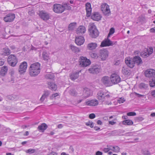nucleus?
<instances>
[{
	"label": "nucleus",
	"instance_id": "obj_1",
	"mask_svg": "<svg viewBox=\"0 0 155 155\" xmlns=\"http://www.w3.org/2000/svg\"><path fill=\"white\" fill-rule=\"evenodd\" d=\"M40 64L38 62H36L31 64L29 68V73L31 76L37 75L40 71Z\"/></svg>",
	"mask_w": 155,
	"mask_h": 155
},
{
	"label": "nucleus",
	"instance_id": "obj_2",
	"mask_svg": "<svg viewBox=\"0 0 155 155\" xmlns=\"http://www.w3.org/2000/svg\"><path fill=\"white\" fill-rule=\"evenodd\" d=\"M66 9L68 10H71V7L69 6L68 2L64 3L63 5L59 4H55L54 5L53 11L57 13H61Z\"/></svg>",
	"mask_w": 155,
	"mask_h": 155
},
{
	"label": "nucleus",
	"instance_id": "obj_3",
	"mask_svg": "<svg viewBox=\"0 0 155 155\" xmlns=\"http://www.w3.org/2000/svg\"><path fill=\"white\" fill-rule=\"evenodd\" d=\"M89 31L90 36L92 38H95L99 35V32L97 29L96 26L94 24L90 25Z\"/></svg>",
	"mask_w": 155,
	"mask_h": 155
},
{
	"label": "nucleus",
	"instance_id": "obj_4",
	"mask_svg": "<svg viewBox=\"0 0 155 155\" xmlns=\"http://www.w3.org/2000/svg\"><path fill=\"white\" fill-rule=\"evenodd\" d=\"M7 60L9 64L12 67L15 66L18 62V59L14 54L10 55Z\"/></svg>",
	"mask_w": 155,
	"mask_h": 155
},
{
	"label": "nucleus",
	"instance_id": "obj_5",
	"mask_svg": "<svg viewBox=\"0 0 155 155\" xmlns=\"http://www.w3.org/2000/svg\"><path fill=\"white\" fill-rule=\"evenodd\" d=\"M80 65L82 67H85L89 65L91 63V62L86 58L81 57L79 59Z\"/></svg>",
	"mask_w": 155,
	"mask_h": 155
},
{
	"label": "nucleus",
	"instance_id": "obj_6",
	"mask_svg": "<svg viewBox=\"0 0 155 155\" xmlns=\"http://www.w3.org/2000/svg\"><path fill=\"white\" fill-rule=\"evenodd\" d=\"M145 76L149 79L155 78V70L150 69L146 70L144 72Z\"/></svg>",
	"mask_w": 155,
	"mask_h": 155
},
{
	"label": "nucleus",
	"instance_id": "obj_7",
	"mask_svg": "<svg viewBox=\"0 0 155 155\" xmlns=\"http://www.w3.org/2000/svg\"><path fill=\"white\" fill-rule=\"evenodd\" d=\"M117 43V41L112 42L108 39V37L107 39H105L101 42L100 46L101 47H104L113 46Z\"/></svg>",
	"mask_w": 155,
	"mask_h": 155
},
{
	"label": "nucleus",
	"instance_id": "obj_8",
	"mask_svg": "<svg viewBox=\"0 0 155 155\" xmlns=\"http://www.w3.org/2000/svg\"><path fill=\"white\" fill-rule=\"evenodd\" d=\"M111 81L114 84H117L120 81V76L117 74L114 73L112 74L110 77Z\"/></svg>",
	"mask_w": 155,
	"mask_h": 155
},
{
	"label": "nucleus",
	"instance_id": "obj_9",
	"mask_svg": "<svg viewBox=\"0 0 155 155\" xmlns=\"http://www.w3.org/2000/svg\"><path fill=\"white\" fill-rule=\"evenodd\" d=\"M97 98L99 100L104 101V99H106L110 97V95L107 93H104L102 91H100L98 92Z\"/></svg>",
	"mask_w": 155,
	"mask_h": 155
},
{
	"label": "nucleus",
	"instance_id": "obj_10",
	"mask_svg": "<svg viewBox=\"0 0 155 155\" xmlns=\"http://www.w3.org/2000/svg\"><path fill=\"white\" fill-rule=\"evenodd\" d=\"M108 51L106 49H101L100 51L99 56L102 61L106 60L108 57Z\"/></svg>",
	"mask_w": 155,
	"mask_h": 155
},
{
	"label": "nucleus",
	"instance_id": "obj_11",
	"mask_svg": "<svg viewBox=\"0 0 155 155\" xmlns=\"http://www.w3.org/2000/svg\"><path fill=\"white\" fill-rule=\"evenodd\" d=\"M27 67V63L25 61H24L21 64L18 69L19 72L20 74H23L25 72Z\"/></svg>",
	"mask_w": 155,
	"mask_h": 155
},
{
	"label": "nucleus",
	"instance_id": "obj_12",
	"mask_svg": "<svg viewBox=\"0 0 155 155\" xmlns=\"http://www.w3.org/2000/svg\"><path fill=\"white\" fill-rule=\"evenodd\" d=\"M39 16L43 20L46 21L50 18L49 14L44 11H41L39 13Z\"/></svg>",
	"mask_w": 155,
	"mask_h": 155
},
{
	"label": "nucleus",
	"instance_id": "obj_13",
	"mask_svg": "<svg viewBox=\"0 0 155 155\" xmlns=\"http://www.w3.org/2000/svg\"><path fill=\"white\" fill-rule=\"evenodd\" d=\"M91 18L94 21H98L101 20L102 16L99 12H95L92 13Z\"/></svg>",
	"mask_w": 155,
	"mask_h": 155
},
{
	"label": "nucleus",
	"instance_id": "obj_14",
	"mask_svg": "<svg viewBox=\"0 0 155 155\" xmlns=\"http://www.w3.org/2000/svg\"><path fill=\"white\" fill-rule=\"evenodd\" d=\"M125 62L127 66L130 68H133L134 66L135 63L132 58H127L125 59Z\"/></svg>",
	"mask_w": 155,
	"mask_h": 155
},
{
	"label": "nucleus",
	"instance_id": "obj_15",
	"mask_svg": "<svg viewBox=\"0 0 155 155\" xmlns=\"http://www.w3.org/2000/svg\"><path fill=\"white\" fill-rule=\"evenodd\" d=\"M15 15L14 14L9 13L4 18V20L6 22H11L13 21L15 18Z\"/></svg>",
	"mask_w": 155,
	"mask_h": 155
},
{
	"label": "nucleus",
	"instance_id": "obj_16",
	"mask_svg": "<svg viewBox=\"0 0 155 155\" xmlns=\"http://www.w3.org/2000/svg\"><path fill=\"white\" fill-rule=\"evenodd\" d=\"M88 71L90 73L93 74H97L100 72V69L97 66L94 65L92 66L91 68H89Z\"/></svg>",
	"mask_w": 155,
	"mask_h": 155
},
{
	"label": "nucleus",
	"instance_id": "obj_17",
	"mask_svg": "<svg viewBox=\"0 0 155 155\" xmlns=\"http://www.w3.org/2000/svg\"><path fill=\"white\" fill-rule=\"evenodd\" d=\"M86 10V16L89 17L91 13L92 8L90 3L87 2L85 4Z\"/></svg>",
	"mask_w": 155,
	"mask_h": 155
},
{
	"label": "nucleus",
	"instance_id": "obj_18",
	"mask_svg": "<svg viewBox=\"0 0 155 155\" xmlns=\"http://www.w3.org/2000/svg\"><path fill=\"white\" fill-rule=\"evenodd\" d=\"M84 41V39L83 36H80L76 37L75 40L76 43L78 45H82Z\"/></svg>",
	"mask_w": 155,
	"mask_h": 155
},
{
	"label": "nucleus",
	"instance_id": "obj_19",
	"mask_svg": "<svg viewBox=\"0 0 155 155\" xmlns=\"http://www.w3.org/2000/svg\"><path fill=\"white\" fill-rule=\"evenodd\" d=\"M98 104V101L97 100H91L85 102L86 105L90 106H95Z\"/></svg>",
	"mask_w": 155,
	"mask_h": 155
},
{
	"label": "nucleus",
	"instance_id": "obj_20",
	"mask_svg": "<svg viewBox=\"0 0 155 155\" xmlns=\"http://www.w3.org/2000/svg\"><path fill=\"white\" fill-rule=\"evenodd\" d=\"M101 82L106 86H110V82L109 78L108 77L104 76L103 77L101 80Z\"/></svg>",
	"mask_w": 155,
	"mask_h": 155
},
{
	"label": "nucleus",
	"instance_id": "obj_21",
	"mask_svg": "<svg viewBox=\"0 0 155 155\" xmlns=\"http://www.w3.org/2000/svg\"><path fill=\"white\" fill-rule=\"evenodd\" d=\"M49 94L50 93L48 91H44V93L40 99V101L41 102H43L45 99L47 98Z\"/></svg>",
	"mask_w": 155,
	"mask_h": 155
},
{
	"label": "nucleus",
	"instance_id": "obj_22",
	"mask_svg": "<svg viewBox=\"0 0 155 155\" xmlns=\"http://www.w3.org/2000/svg\"><path fill=\"white\" fill-rule=\"evenodd\" d=\"M135 64H137V65H139L143 63L142 61L141 58L138 56H135L133 58Z\"/></svg>",
	"mask_w": 155,
	"mask_h": 155
},
{
	"label": "nucleus",
	"instance_id": "obj_23",
	"mask_svg": "<svg viewBox=\"0 0 155 155\" xmlns=\"http://www.w3.org/2000/svg\"><path fill=\"white\" fill-rule=\"evenodd\" d=\"M84 97L86 98L91 95V93L89 89L87 88H85L84 89Z\"/></svg>",
	"mask_w": 155,
	"mask_h": 155
},
{
	"label": "nucleus",
	"instance_id": "obj_24",
	"mask_svg": "<svg viewBox=\"0 0 155 155\" xmlns=\"http://www.w3.org/2000/svg\"><path fill=\"white\" fill-rule=\"evenodd\" d=\"M85 28L84 26H80L77 29V33L78 34H83L85 32Z\"/></svg>",
	"mask_w": 155,
	"mask_h": 155
},
{
	"label": "nucleus",
	"instance_id": "obj_25",
	"mask_svg": "<svg viewBox=\"0 0 155 155\" xmlns=\"http://www.w3.org/2000/svg\"><path fill=\"white\" fill-rule=\"evenodd\" d=\"M97 47V44L95 43H91L88 44L87 48L90 50H92L95 49Z\"/></svg>",
	"mask_w": 155,
	"mask_h": 155
},
{
	"label": "nucleus",
	"instance_id": "obj_26",
	"mask_svg": "<svg viewBox=\"0 0 155 155\" xmlns=\"http://www.w3.org/2000/svg\"><path fill=\"white\" fill-rule=\"evenodd\" d=\"M122 72V73L125 75H128L130 74V71L127 67H123Z\"/></svg>",
	"mask_w": 155,
	"mask_h": 155
},
{
	"label": "nucleus",
	"instance_id": "obj_27",
	"mask_svg": "<svg viewBox=\"0 0 155 155\" xmlns=\"http://www.w3.org/2000/svg\"><path fill=\"white\" fill-rule=\"evenodd\" d=\"M79 72H73L70 75V78L73 81L77 79L79 76Z\"/></svg>",
	"mask_w": 155,
	"mask_h": 155
},
{
	"label": "nucleus",
	"instance_id": "obj_28",
	"mask_svg": "<svg viewBox=\"0 0 155 155\" xmlns=\"http://www.w3.org/2000/svg\"><path fill=\"white\" fill-rule=\"evenodd\" d=\"M48 85L49 88L51 90L55 91L57 88V85L53 82L48 83Z\"/></svg>",
	"mask_w": 155,
	"mask_h": 155
},
{
	"label": "nucleus",
	"instance_id": "obj_29",
	"mask_svg": "<svg viewBox=\"0 0 155 155\" xmlns=\"http://www.w3.org/2000/svg\"><path fill=\"white\" fill-rule=\"evenodd\" d=\"M7 98L11 100L16 101L18 99L19 97L18 95L13 94L8 96Z\"/></svg>",
	"mask_w": 155,
	"mask_h": 155
},
{
	"label": "nucleus",
	"instance_id": "obj_30",
	"mask_svg": "<svg viewBox=\"0 0 155 155\" xmlns=\"http://www.w3.org/2000/svg\"><path fill=\"white\" fill-rule=\"evenodd\" d=\"M47 127V125L43 123L41 125L39 126L38 127V128L39 130L43 132Z\"/></svg>",
	"mask_w": 155,
	"mask_h": 155
},
{
	"label": "nucleus",
	"instance_id": "obj_31",
	"mask_svg": "<svg viewBox=\"0 0 155 155\" xmlns=\"http://www.w3.org/2000/svg\"><path fill=\"white\" fill-rule=\"evenodd\" d=\"M102 12L106 16H109L110 13L109 7L108 8L107 7L106 8L104 9V10H102Z\"/></svg>",
	"mask_w": 155,
	"mask_h": 155
},
{
	"label": "nucleus",
	"instance_id": "obj_32",
	"mask_svg": "<svg viewBox=\"0 0 155 155\" xmlns=\"http://www.w3.org/2000/svg\"><path fill=\"white\" fill-rule=\"evenodd\" d=\"M8 68L7 67L4 66L2 68L0 73L2 75H4L6 74Z\"/></svg>",
	"mask_w": 155,
	"mask_h": 155
},
{
	"label": "nucleus",
	"instance_id": "obj_33",
	"mask_svg": "<svg viewBox=\"0 0 155 155\" xmlns=\"http://www.w3.org/2000/svg\"><path fill=\"white\" fill-rule=\"evenodd\" d=\"M43 59L45 61H47L49 59V56L48 54L46 51H44L42 54Z\"/></svg>",
	"mask_w": 155,
	"mask_h": 155
},
{
	"label": "nucleus",
	"instance_id": "obj_34",
	"mask_svg": "<svg viewBox=\"0 0 155 155\" xmlns=\"http://www.w3.org/2000/svg\"><path fill=\"white\" fill-rule=\"evenodd\" d=\"M71 48L72 51L75 53H78L80 51L79 49L76 47L71 45Z\"/></svg>",
	"mask_w": 155,
	"mask_h": 155
},
{
	"label": "nucleus",
	"instance_id": "obj_35",
	"mask_svg": "<svg viewBox=\"0 0 155 155\" xmlns=\"http://www.w3.org/2000/svg\"><path fill=\"white\" fill-rule=\"evenodd\" d=\"M148 84L141 83L139 85V87L141 89H146L148 87Z\"/></svg>",
	"mask_w": 155,
	"mask_h": 155
},
{
	"label": "nucleus",
	"instance_id": "obj_36",
	"mask_svg": "<svg viewBox=\"0 0 155 155\" xmlns=\"http://www.w3.org/2000/svg\"><path fill=\"white\" fill-rule=\"evenodd\" d=\"M76 24L74 23H70L68 26V29L69 31H72L75 28Z\"/></svg>",
	"mask_w": 155,
	"mask_h": 155
},
{
	"label": "nucleus",
	"instance_id": "obj_37",
	"mask_svg": "<svg viewBox=\"0 0 155 155\" xmlns=\"http://www.w3.org/2000/svg\"><path fill=\"white\" fill-rule=\"evenodd\" d=\"M133 122L130 120H126L123 121V124H127V125H131L133 124Z\"/></svg>",
	"mask_w": 155,
	"mask_h": 155
},
{
	"label": "nucleus",
	"instance_id": "obj_38",
	"mask_svg": "<svg viewBox=\"0 0 155 155\" xmlns=\"http://www.w3.org/2000/svg\"><path fill=\"white\" fill-rule=\"evenodd\" d=\"M150 80L149 83L150 86L152 87H154L155 86V78Z\"/></svg>",
	"mask_w": 155,
	"mask_h": 155
},
{
	"label": "nucleus",
	"instance_id": "obj_39",
	"mask_svg": "<svg viewBox=\"0 0 155 155\" xmlns=\"http://www.w3.org/2000/svg\"><path fill=\"white\" fill-rule=\"evenodd\" d=\"M36 151V150L33 149H29L26 150V153H28L29 154H31Z\"/></svg>",
	"mask_w": 155,
	"mask_h": 155
},
{
	"label": "nucleus",
	"instance_id": "obj_40",
	"mask_svg": "<svg viewBox=\"0 0 155 155\" xmlns=\"http://www.w3.org/2000/svg\"><path fill=\"white\" fill-rule=\"evenodd\" d=\"M112 149V150H111L114 152L117 153L120 151V148L118 146H113Z\"/></svg>",
	"mask_w": 155,
	"mask_h": 155
},
{
	"label": "nucleus",
	"instance_id": "obj_41",
	"mask_svg": "<svg viewBox=\"0 0 155 155\" xmlns=\"http://www.w3.org/2000/svg\"><path fill=\"white\" fill-rule=\"evenodd\" d=\"M4 53L2 54H3L4 55H8L10 54V50L8 48H7L5 49H4Z\"/></svg>",
	"mask_w": 155,
	"mask_h": 155
},
{
	"label": "nucleus",
	"instance_id": "obj_42",
	"mask_svg": "<svg viewBox=\"0 0 155 155\" xmlns=\"http://www.w3.org/2000/svg\"><path fill=\"white\" fill-rule=\"evenodd\" d=\"M45 77L47 79H51L54 78V76L53 74L48 73L46 75Z\"/></svg>",
	"mask_w": 155,
	"mask_h": 155
},
{
	"label": "nucleus",
	"instance_id": "obj_43",
	"mask_svg": "<svg viewBox=\"0 0 155 155\" xmlns=\"http://www.w3.org/2000/svg\"><path fill=\"white\" fill-rule=\"evenodd\" d=\"M114 32L115 30L114 28H110V30L109 33H108V34L107 36L108 38H109L111 35L113 34L114 33Z\"/></svg>",
	"mask_w": 155,
	"mask_h": 155
},
{
	"label": "nucleus",
	"instance_id": "obj_44",
	"mask_svg": "<svg viewBox=\"0 0 155 155\" xmlns=\"http://www.w3.org/2000/svg\"><path fill=\"white\" fill-rule=\"evenodd\" d=\"M109 6L106 3L102 4L101 5V10L102 11V10H104L106 9V8H109Z\"/></svg>",
	"mask_w": 155,
	"mask_h": 155
},
{
	"label": "nucleus",
	"instance_id": "obj_45",
	"mask_svg": "<svg viewBox=\"0 0 155 155\" xmlns=\"http://www.w3.org/2000/svg\"><path fill=\"white\" fill-rule=\"evenodd\" d=\"M90 55L92 58L96 59L98 57L97 53L94 52L91 53Z\"/></svg>",
	"mask_w": 155,
	"mask_h": 155
},
{
	"label": "nucleus",
	"instance_id": "obj_46",
	"mask_svg": "<svg viewBox=\"0 0 155 155\" xmlns=\"http://www.w3.org/2000/svg\"><path fill=\"white\" fill-rule=\"evenodd\" d=\"M86 125L87 126H89L91 128H93L94 127V124L91 121H89L86 123Z\"/></svg>",
	"mask_w": 155,
	"mask_h": 155
},
{
	"label": "nucleus",
	"instance_id": "obj_47",
	"mask_svg": "<svg viewBox=\"0 0 155 155\" xmlns=\"http://www.w3.org/2000/svg\"><path fill=\"white\" fill-rule=\"evenodd\" d=\"M142 154L143 155H150V153L147 150H142Z\"/></svg>",
	"mask_w": 155,
	"mask_h": 155
},
{
	"label": "nucleus",
	"instance_id": "obj_48",
	"mask_svg": "<svg viewBox=\"0 0 155 155\" xmlns=\"http://www.w3.org/2000/svg\"><path fill=\"white\" fill-rule=\"evenodd\" d=\"M117 101L119 103L121 104L124 103L125 101V100L123 97H121L119 98Z\"/></svg>",
	"mask_w": 155,
	"mask_h": 155
},
{
	"label": "nucleus",
	"instance_id": "obj_49",
	"mask_svg": "<svg viewBox=\"0 0 155 155\" xmlns=\"http://www.w3.org/2000/svg\"><path fill=\"white\" fill-rule=\"evenodd\" d=\"M153 49L152 47H150L147 50V52L148 53L149 55L151 54L153 52Z\"/></svg>",
	"mask_w": 155,
	"mask_h": 155
},
{
	"label": "nucleus",
	"instance_id": "obj_50",
	"mask_svg": "<svg viewBox=\"0 0 155 155\" xmlns=\"http://www.w3.org/2000/svg\"><path fill=\"white\" fill-rule=\"evenodd\" d=\"M70 94L72 95L75 96L77 94V93L74 90H71L70 91Z\"/></svg>",
	"mask_w": 155,
	"mask_h": 155
},
{
	"label": "nucleus",
	"instance_id": "obj_51",
	"mask_svg": "<svg viewBox=\"0 0 155 155\" xmlns=\"http://www.w3.org/2000/svg\"><path fill=\"white\" fill-rule=\"evenodd\" d=\"M136 114V113L134 112H129L127 114V115L128 116H134Z\"/></svg>",
	"mask_w": 155,
	"mask_h": 155
},
{
	"label": "nucleus",
	"instance_id": "obj_52",
	"mask_svg": "<svg viewBox=\"0 0 155 155\" xmlns=\"http://www.w3.org/2000/svg\"><path fill=\"white\" fill-rule=\"evenodd\" d=\"M89 118L91 119L94 118L95 117V115L94 114L92 113L89 115Z\"/></svg>",
	"mask_w": 155,
	"mask_h": 155
},
{
	"label": "nucleus",
	"instance_id": "obj_53",
	"mask_svg": "<svg viewBox=\"0 0 155 155\" xmlns=\"http://www.w3.org/2000/svg\"><path fill=\"white\" fill-rule=\"evenodd\" d=\"M103 102V104L105 105H110L112 104V103L110 101L108 102L107 101H104Z\"/></svg>",
	"mask_w": 155,
	"mask_h": 155
},
{
	"label": "nucleus",
	"instance_id": "obj_54",
	"mask_svg": "<svg viewBox=\"0 0 155 155\" xmlns=\"http://www.w3.org/2000/svg\"><path fill=\"white\" fill-rule=\"evenodd\" d=\"M150 55H149L147 51L146 52H144L142 54V56L143 57H148Z\"/></svg>",
	"mask_w": 155,
	"mask_h": 155
},
{
	"label": "nucleus",
	"instance_id": "obj_55",
	"mask_svg": "<svg viewBox=\"0 0 155 155\" xmlns=\"http://www.w3.org/2000/svg\"><path fill=\"white\" fill-rule=\"evenodd\" d=\"M112 150V148H104L103 150V151L105 153H106L108 152L110 150Z\"/></svg>",
	"mask_w": 155,
	"mask_h": 155
},
{
	"label": "nucleus",
	"instance_id": "obj_56",
	"mask_svg": "<svg viewBox=\"0 0 155 155\" xmlns=\"http://www.w3.org/2000/svg\"><path fill=\"white\" fill-rule=\"evenodd\" d=\"M135 93V94L138 97H143L144 96V95L140 94H139L137 93Z\"/></svg>",
	"mask_w": 155,
	"mask_h": 155
},
{
	"label": "nucleus",
	"instance_id": "obj_57",
	"mask_svg": "<svg viewBox=\"0 0 155 155\" xmlns=\"http://www.w3.org/2000/svg\"><path fill=\"white\" fill-rule=\"evenodd\" d=\"M120 60H117L115 61L114 65H118L120 63Z\"/></svg>",
	"mask_w": 155,
	"mask_h": 155
},
{
	"label": "nucleus",
	"instance_id": "obj_58",
	"mask_svg": "<svg viewBox=\"0 0 155 155\" xmlns=\"http://www.w3.org/2000/svg\"><path fill=\"white\" fill-rule=\"evenodd\" d=\"M102 153L100 151H97L96 153V155H102Z\"/></svg>",
	"mask_w": 155,
	"mask_h": 155
},
{
	"label": "nucleus",
	"instance_id": "obj_59",
	"mask_svg": "<svg viewBox=\"0 0 155 155\" xmlns=\"http://www.w3.org/2000/svg\"><path fill=\"white\" fill-rule=\"evenodd\" d=\"M109 123L110 124H111V125H114L116 123V122H114L113 121H109Z\"/></svg>",
	"mask_w": 155,
	"mask_h": 155
},
{
	"label": "nucleus",
	"instance_id": "obj_60",
	"mask_svg": "<svg viewBox=\"0 0 155 155\" xmlns=\"http://www.w3.org/2000/svg\"><path fill=\"white\" fill-rule=\"evenodd\" d=\"M97 123L98 125H101L102 124V121L100 120H98L97 121Z\"/></svg>",
	"mask_w": 155,
	"mask_h": 155
},
{
	"label": "nucleus",
	"instance_id": "obj_61",
	"mask_svg": "<svg viewBox=\"0 0 155 155\" xmlns=\"http://www.w3.org/2000/svg\"><path fill=\"white\" fill-rule=\"evenodd\" d=\"M94 129L96 130H100V127H98L97 126H95L94 127Z\"/></svg>",
	"mask_w": 155,
	"mask_h": 155
},
{
	"label": "nucleus",
	"instance_id": "obj_62",
	"mask_svg": "<svg viewBox=\"0 0 155 155\" xmlns=\"http://www.w3.org/2000/svg\"><path fill=\"white\" fill-rule=\"evenodd\" d=\"M58 93H55V94H52V97H57V96H58Z\"/></svg>",
	"mask_w": 155,
	"mask_h": 155
},
{
	"label": "nucleus",
	"instance_id": "obj_63",
	"mask_svg": "<svg viewBox=\"0 0 155 155\" xmlns=\"http://www.w3.org/2000/svg\"><path fill=\"white\" fill-rule=\"evenodd\" d=\"M49 155H58V154L55 152H52L49 153Z\"/></svg>",
	"mask_w": 155,
	"mask_h": 155
},
{
	"label": "nucleus",
	"instance_id": "obj_64",
	"mask_svg": "<svg viewBox=\"0 0 155 155\" xmlns=\"http://www.w3.org/2000/svg\"><path fill=\"white\" fill-rule=\"evenodd\" d=\"M151 94L153 97H155V90L151 92Z\"/></svg>",
	"mask_w": 155,
	"mask_h": 155
}]
</instances>
